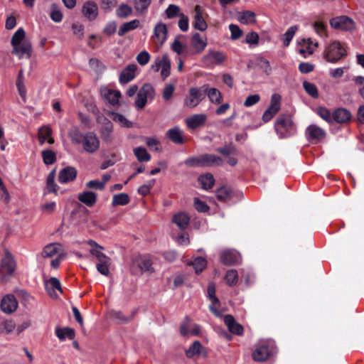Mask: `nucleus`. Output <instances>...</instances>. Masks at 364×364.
Segmentation results:
<instances>
[{
	"instance_id": "1",
	"label": "nucleus",
	"mask_w": 364,
	"mask_h": 364,
	"mask_svg": "<svg viewBox=\"0 0 364 364\" xmlns=\"http://www.w3.org/2000/svg\"><path fill=\"white\" fill-rule=\"evenodd\" d=\"M11 44L13 48L12 54L19 59H29L32 54V45L29 40L26 38L23 28H19L13 35Z\"/></svg>"
},
{
	"instance_id": "2",
	"label": "nucleus",
	"mask_w": 364,
	"mask_h": 364,
	"mask_svg": "<svg viewBox=\"0 0 364 364\" xmlns=\"http://www.w3.org/2000/svg\"><path fill=\"white\" fill-rule=\"evenodd\" d=\"M274 130L280 139L290 137L296 133V127L289 114H280L274 122Z\"/></svg>"
},
{
	"instance_id": "3",
	"label": "nucleus",
	"mask_w": 364,
	"mask_h": 364,
	"mask_svg": "<svg viewBox=\"0 0 364 364\" xmlns=\"http://www.w3.org/2000/svg\"><path fill=\"white\" fill-rule=\"evenodd\" d=\"M275 353V346L272 341L261 340L255 345L252 353V359L256 362H264Z\"/></svg>"
},
{
	"instance_id": "4",
	"label": "nucleus",
	"mask_w": 364,
	"mask_h": 364,
	"mask_svg": "<svg viewBox=\"0 0 364 364\" xmlns=\"http://www.w3.org/2000/svg\"><path fill=\"white\" fill-rule=\"evenodd\" d=\"M347 54L346 46L340 41H334L326 47L323 58L327 62L335 63Z\"/></svg>"
},
{
	"instance_id": "5",
	"label": "nucleus",
	"mask_w": 364,
	"mask_h": 364,
	"mask_svg": "<svg viewBox=\"0 0 364 364\" xmlns=\"http://www.w3.org/2000/svg\"><path fill=\"white\" fill-rule=\"evenodd\" d=\"M154 95L155 91L153 86L149 83L144 84L137 93V97L135 102V105L137 109H143L145 107L147 100L149 99H154Z\"/></svg>"
},
{
	"instance_id": "6",
	"label": "nucleus",
	"mask_w": 364,
	"mask_h": 364,
	"mask_svg": "<svg viewBox=\"0 0 364 364\" xmlns=\"http://www.w3.org/2000/svg\"><path fill=\"white\" fill-rule=\"evenodd\" d=\"M204 99L203 90L201 87H192L188 90V95L184 99V106L193 109L197 107Z\"/></svg>"
},
{
	"instance_id": "7",
	"label": "nucleus",
	"mask_w": 364,
	"mask_h": 364,
	"mask_svg": "<svg viewBox=\"0 0 364 364\" xmlns=\"http://www.w3.org/2000/svg\"><path fill=\"white\" fill-rule=\"evenodd\" d=\"M329 23L332 28L341 31H352L355 27L354 21L347 16L332 18Z\"/></svg>"
},
{
	"instance_id": "8",
	"label": "nucleus",
	"mask_w": 364,
	"mask_h": 364,
	"mask_svg": "<svg viewBox=\"0 0 364 364\" xmlns=\"http://www.w3.org/2000/svg\"><path fill=\"white\" fill-rule=\"evenodd\" d=\"M80 144H82L85 152L93 154L100 148V140L95 133L89 132L84 134L83 140Z\"/></svg>"
},
{
	"instance_id": "9",
	"label": "nucleus",
	"mask_w": 364,
	"mask_h": 364,
	"mask_svg": "<svg viewBox=\"0 0 364 364\" xmlns=\"http://www.w3.org/2000/svg\"><path fill=\"white\" fill-rule=\"evenodd\" d=\"M226 60L225 55L221 51L208 50L202 61L206 67L212 68L222 64Z\"/></svg>"
},
{
	"instance_id": "10",
	"label": "nucleus",
	"mask_w": 364,
	"mask_h": 364,
	"mask_svg": "<svg viewBox=\"0 0 364 364\" xmlns=\"http://www.w3.org/2000/svg\"><path fill=\"white\" fill-rule=\"evenodd\" d=\"M281 97L278 94L272 95L271 102L267 109L262 115V120L264 122L270 121L280 109Z\"/></svg>"
},
{
	"instance_id": "11",
	"label": "nucleus",
	"mask_w": 364,
	"mask_h": 364,
	"mask_svg": "<svg viewBox=\"0 0 364 364\" xmlns=\"http://www.w3.org/2000/svg\"><path fill=\"white\" fill-rule=\"evenodd\" d=\"M325 136V131L316 124H311L306 129V137L309 141L316 143Z\"/></svg>"
},
{
	"instance_id": "12",
	"label": "nucleus",
	"mask_w": 364,
	"mask_h": 364,
	"mask_svg": "<svg viewBox=\"0 0 364 364\" xmlns=\"http://www.w3.org/2000/svg\"><path fill=\"white\" fill-rule=\"evenodd\" d=\"M45 288L48 295L52 298H57L63 292L60 282L55 277H51L45 281Z\"/></svg>"
},
{
	"instance_id": "13",
	"label": "nucleus",
	"mask_w": 364,
	"mask_h": 364,
	"mask_svg": "<svg viewBox=\"0 0 364 364\" xmlns=\"http://www.w3.org/2000/svg\"><path fill=\"white\" fill-rule=\"evenodd\" d=\"M216 196L221 201H229L234 196H236L237 199H241L242 193L240 192L235 193L230 187L223 186L217 190Z\"/></svg>"
},
{
	"instance_id": "14",
	"label": "nucleus",
	"mask_w": 364,
	"mask_h": 364,
	"mask_svg": "<svg viewBox=\"0 0 364 364\" xmlns=\"http://www.w3.org/2000/svg\"><path fill=\"white\" fill-rule=\"evenodd\" d=\"M98 6L94 1H88L84 3L82 8L83 16L89 21H94L98 16Z\"/></svg>"
},
{
	"instance_id": "15",
	"label": "nucleus",
	"mask_w": 364,
	"mask_h": 364,
	"mask_svg": "<svg viewBox=\"0 0 364 364\" xmlns=\"http://www.w3.org/2000/svg\"><path fill=\"white\" fill-rule=\"evenodd\" d=\"M16 261L9 252H6L1 259V271L4 273L11 275L16 269Z\"/></svg>"
},
{
	"instance_id": "16",
	"label": "nucleus",
	"mask_w": 364,
	"mask_h": 364,
	"mask_svg": "<svg viewBox=\"0 0 364 364\" xmlns=\"http://www.w3.org/2000/svg\"><path fill=\"white\" fill-rule=\"evenodd\" d=\"M18 301L12 294L6 295L1 300V309L6 314H11L16 310Z\"/></svg>"
},
{
	"instance_id": "17",
	"label": "nucleus",
	"mask_w": 364,
	"mask_h": 364,
	"mask_svg": "<svg viewBox=\"0 0 364 364\" xmlns=\"http://www.w3.org/2000/svg\"><path fill=\"white\" fill-rule=\"evenodd\" d=\"M220 260L225 265H233L239 262L240 255L235 250H226L220 253Z\"/></svg>"
},
{
	"instance_id": "18",
	"label": "nucleus",
	"mask_w": 364,
	"mask_h": 364,
	"mask_svg": "<svg viewBox=\"0 0 364 364\" xmlns=\"http://www.w3.org/2000/svg\"><path fill=\"white\" fill-rule=\"evenodd\" d=\"M207 120L205 114H196L186 119L187 127L191 129H196L205 124Z\"/></svg>"
},
{
	"instance_id": "19",
	"label": "nucleus",
	"mask_w": 364,
	"mask_h": 364,
	"mask_svg": "<svg viewBox=\"0 0 364 364\" xmlns=\"http://www.w3.org/2000/svg\"><path fill=\"white\" fill-rule=\"evenodd\" d=\"M137 69L136 64L128 65L119 75V82L125 85L132 81L135 77V72Z\"/></svg>"
},
{
	"instance_id": "20",
	"label": "nucleus",
	"mask_w": 364,
	"mask_h": 364,
	"mask_svg": "<svg viewBox=\"0 0 364 364\" xmlns=\"http://www.w3.org/2000/svg\"><path fill=\"white\" fill-rule=\"evenodd\" d=\"M224 322L228 330L234 334L242 335L244 328L242 325L235 321L234 317L230 314H227L224 316Z\"/></svg>"
},
{
	"instance_id": "21",
	"label": "nucleus",
	"mask_w": 364,
	"mask_h": 364,
	"mask_svg": "<svg viewBox=\"0 0 364 364\" xmlns=\"http://www.w3.org/2000/svg\"><path fill=\"white\" fill-rule=\"evenodd\" d=\"M203 92H205L209 100L215 105H219L223 101V95L219 90L215 87H209L208 85L202 86Z\"/></svg>"
},
{
	"instance_id": "22",
	"label": "nucleus",
	"mask_w": 364,
	"mask_h": 364,
	"mask_svg": "<svg viewBox=\"0 0 364 364\" xmlns=\"http://www.w3.org/2000/svg\"><path fill=\"white\" fill-rule=\"evenodd\" d=\"M77 176V170L72 166H67L59 172L58 181L61 183L73 181Z\"/></svg>"
},
{
	"instance_id": "23",
	"label": "nucleus",
	"mask_w": 364,
	"mask_h": 364,
	"mask_svg": "<svg viewBox=\"0 0 364 364\" xmlns=\"http://www.w3.org/2000/svg\"><path fill=\"white\" fill-rule=\"evenodd\" d=\"M195 16H194V22L193 27L195 29L199 30L200 31H204L207 29L208 25L205 22L204 18L202 14V9L200 6L197 5L194 9Z\"/></svg>"
},
{
	"instance_id": "24",
	"label": "nucleus",
	"mask_w": 364,
	"mask_h": 364,
	"mask_svg": "<svg viewBox=\"0 0 364 364\" xmlns=\"http://www.w3.org/2000/svg\"><path fill=\"white\" fill-rule=\"evenodd\" d=\"M191 45L194 49V53H200L207 46V41L206 39L202 38L200 33H196L191 38Z\"/></svg>"
},
{
	"instance_id": "25",
	"label": "nucleus",
	"mask_w": 364,
	"mask_h": 364,
	"mask_svg": "<svg viewBox=\"0 0 364 364\" xmlns=\"http://www.w3.org/2000/svg\"><path fill=\"white\" fill-rule=\"evenodd\" d=\"M87 244L90 246L91 249L90 252L92 255L96 257L98 262L106 260L109 257L102 252L104 250L103 247L98 245L95 241L90 240L87 241Z\"/></svg>"
},
{
	"instance_id": "26",
	"label": "nucleus",
	"mask_w": 364,
	"mask_h": 364,
	"mask_svg": "<svg viewBox=\"0 0 364 364\" xmlns=\"http://www.w3.org/2000/svg\"><path fill=\"white\" fill-rule=\"evenodd\" d=\"M203 158L204 167L222 166L224 164L223 159L215 154H204Z\"/></svg>"
},
{
	"instance_id": "27",
	"label": "nucleus",
	"mask_w": 364,
	"mask_h": 364,
	"mask_svg": "<svg viewBox=\"0 0 364 364\" xmlns=\"http://www.w3.org/2000/svg\"><path fill=\"white\" fill-rule=\"evenodd\" d=\"M60 253H63L62 245L60 243H50L43 248L42 256L43 257H53Z\"/></svg>"
},
{
	"instance_id": "28",
	"label": "nucleus",
	"mask_w": 364,
	"mask_h": 364,
	"mask_svg": "<svg viewBox=\"0 0 364 364\" xmlns=\"http://www.w3.org/2000/svg\"><path fill=\"white\" fill-rule=\"evenodd\" d=\"M172 221L181 230H186L188 226L190 218L185 213H178L173 217Z\"/></svg>"
},
{
	"instance_id": "29",
	"label": "nucleus",
	"mask_w": 364,
	"mask_h": 364,
	"mask_svg": "<svg viewBox=\"0 0 364 364\" xmlns=\"http://www.w3.org/2000/svg\"><path fill=\"white\" fill-rule=\"evenodd\" d=\"M104 99L112 105L118 104L121 93L118 90H105L102 92Z\"/></svg>"
},
{
	"instance_id": "30",
	"label": "nucleus",
	"mask_w": 364,
	"mask_h": 364,
	"mask_svg": "<svg viewBox=\"0 0 364 364\" xmlns=\"http://www.w3.org/2000/svg\"><path fill=\"white\" fill-rule=\"evenodd\" d=\"M52 130L48 126L42 127L38 131V140L41 144L48 141L50 144L54 142V139L51 137Z\"/></svg>"
},
{
	"instance_id": "31",
	"label": "nucleus",
	"mask_w": 364,
	"mask_h": 364,
	"mask_svg": "<svg viewBox=\"0 0 364 364\" xmlns=\"http://www.w3.org/2000/svg\"><path fill=\"white\" fill-rule=\"evenodd\" d=\"M154 37L160 45H162L167 37V28L163 23H158L154 28Z\"/></svg>"
},
{
	"instance_id": "32",
	"label": "nucleus",
	"mask_w": 364,
	"mask_h": 364,
	"mask_svg": "<svg viewBox=\"0 0 364 364\" xmlns=\"http://www.w3.org/2000/svg\"><path fill=\"white\" fill-rule=\"evenodd\" d=\"M136 264L139 268L141 273L148 272L149 273L154 272L152 267V261L147 256L141 257L136 262Z\"/></svg>"
},
{
	"instance_id": "33",
	"label": "nucleus",
	"mask_w": 364,
	"mask_h": 364,
	"mask_svg": "<svg viewBox=\"0 0 364 364\" xmlns=\"http://www.w3.org/2000/svg\"><path fill=\"white\" fill-rule=\"evenodd\" d=\"M351 117V114L349 111L343 108H338L333 113V119L338 123H345L348 121Z\"/></svg>"
},
{
	"instance_id": "34",
	"label": "nucleus",
	"mask_w": 364,
	"mask_h": 364,
	"mask_svg": "<svg viewBox=\"0 0 364 364\" xmlns=\"http://www.w3.org/2000/svg\"><path fill=\"white\" fill-rule=\"evenodd\" d=\"M77 198L80 202L83 203L88 207H92L96 203L97 195L91 191H85L80 193Z\"/></svg>"
},
{
	"instance_id": "35",
	"label": "nucleus",
	"mask_w": 364,
	"mask_h": 364,
	"mask_svg": "<svg viewBox=\"0 0 364 364\" xmlns=\"http://www.w3.org/2000/svg\"><path fill=\"white\" fill-rule=\"evenodd\" d=\"M166 136L175 144H181L183 143L181 131L178 127L168 129L166 132Z\"/></svg>"
},
{
	"instance_id": "36",
	"label": "nucleus",
	"mask_w": 364,
	"mask_h": 364,
	"mask_svg": "<svg viewBox=\"0 0 364 364\" xmlns=\"http://www.w3.org/2000/svg\"><path fill=\"white\" fill-rule=\"evenodd\" d=\"M108 115L113 121L118 123L121 127L129 128L132 126V123L121 114L110 112L108 113Z\"/></svg>"
},
{
	"instance_id": "37",
	"label": "nucleus",
	"mask_w": 364,
	"mask_h": 364,
	"mask_svg": "<svg viewBox=\"0 0 364 364\" xmlns=\"http://www.w3.org/2000/svg\"><path fill=\"white\" fill-rule=\"evenodd\" d=\"M136 312L137 310L134 309L129 316H124L122 311H114L112 314V317L119 323H127L134 318Z\"/></svg>"
},
{
	"instance_id": "38",
	"label": "nucleus",
	"mask_w": 364,
	"mask_h": 364,
	"mask_svg": "<svg viewBox=\"0 0 364 364\" xmlns=\"http://www.w3.org/2000/svg\"><path fill=\"white\" fill-rule=\"evenodd\" d=\"M139 26V21L137 19L132 20L129 22L124 23L118 31V35L123 36L129 31H133Z\"/></svg>"
},
{
	"instance_id": "39",
	"label": "nucleus",
	"mask_w": 364,
	"mask_h": 364,
	"mask_svg": "<svg viewBox=\"0 0 364 364\" xmlns=\"http://www.w3.org/2000/svg\"><path fill=\"white\" fill-rule=\"evenodd\" d=\"M135 11L139 14L147 12L151 0H132Z\"/></svg>"
},
{
	"instance_id": "40",
	"label": "nucleus",
	"mask_w": 364,
	"mask_h": 364,
	"mask_svg": "<svg viewBox=\"0 0 364 364\" xmlns=\"http://www.w3.org/2000/svg\"><path fill=\"white\" fill-rule=\"evenodd\" d=\"M198 181L202 188L205 190L210 189L215 183L214 177L213 174L210 173L200 176Z\"/></svg>"
},
{
	"instance_id": "41",
	"label": "nucleus",
	"mask_w": 364,
	"mask_h": 364,
	"mask_svg": "<svg viewBox=\"0 0 364 364\" xmlns=\"http://www.w3.org/2000/svg\"><path fill=\"white\" fill-rule=\"evenodd\" d=\"M238 20L243 24H250L255 22V14L250 11H245L238 14Z\"/></svg>"
},
{
	"instance_id": "42",
	"label": "nucleus",
	"mask_w": 364,
	"mask_h": 364,
	"mask_svg": "<svg viewBox=\"0 0 364 364\" xmlns=\"http://www.w3.org/2000/svg\"><path fill=\"white\" fill-rule=\"evenodd\" d=\"M161 75L163 80H164L169 76L171 70V62L167 55H164L161 58Z\"/></svg>"
},
{
	"instance_id": "43",
	"label": "nucleus",
	"mask_w": 364,
	"mask_h": 364,
	"mask_svg": "<svg viewBox=\"0 0 364 364\" xmlns=\"http://www.w3.org/2000/svg\"><path fill=\"white\" fill-rule=\"evenodd\" d=\"M57 337L60 340H65L66 338L72 339L75 336V331L73 329L70 328H58L55 330Z\"/></svg>"
},
{
	"instance_id": "44",
	"label": "nucleus",
	"mask_w": 364,
	"mask_h": 364,
	"mask_svg": "<svg viewBox=\"0 0 364 364\" xmlns=\"http://www.w3.org/2000/svg\"><path fill=\"white\" fill-rule=\"evenodd\" d=\"M203 346L200 341H196L193 343V344L189 347L188 349L186 350V355L191 358L194 355H199L201 352Z\"/></svg>"
},
{
	"instance_id": "45",
	"label": "nucleus",
	"mask_w": 364,
	"mask_h": 364,
	"mask_svg": "<svg viewBox=\"0 0 364 364\" xmlns=\"http://www.w3.org/2000/svg\"><path fill=\"white\" fill-rule=\"evenodd\" d=\"M203 154L186 159L184 164L188 167H204Z\"/></svg>"
},
{
	"instance_id": "46",
	"label": "nucleus",
	"mask_w": 364,
	"mask_h": 364,
	"mask_svg": "<svg viewBox=\"0 0 364 364\" xmlns=\"http://www.w3.org/2000/svg\"><path fill=\"white\" fill-rule=\"evenodd\" d=\"M134 153L138 161H149L151 159V155L147 152L146 149L144 147L139 146L134 149Z\"/></svg>"
},
{
	"instance_id": "47",
	"label": "nucleus",
	"mask_w": 364,
	"mask_h": 364,
	"mask_svg": "<svg viewBox=\"0 0 364 364\" xmlns=\"http://www.w3.org/2000/svg\"><path fill=\"white\" fill-rule=\"evenodd\" d=\"M192 326V321L188 316H186L180 326V333L186 337L190 336V330Z\"/></svg>"
},
{
	"instance_id": "48",
	"label": "nucleus",
	"mask_w": 364,
	"mask_h": 364,
	"mask_svg": "<svg viewBox=\"0 0 364 364\" xmlns=\"http://www.w3.org/2000/svg\"><path fill=\"white\" fill-rule=\"evenodd\" d=\"M132 14V9L131 6L125 4H122L116 10V14L118 17L125 18Z\"/></svg>"
},
{
	"instance_id": "49",
	"label": "nucleus",
	"mask_w": 364,
	"mask_h": 364,
	"mask_svg": "<svg viewBox=\"0 0 364 364\" xmlns=\"http://www.w3.org/2000/svg\"><path fill=\"white\" fill-rule=\"evenodd\" d=\"M69 136L73 143L80 144L83 140L84 134L80 132L77 127H74L69 132Z\"/></svg>"
},
{
	"instance_id": "50",
	"label": "nucleus",
	"mask_w": 364,
	"mask_h": 364,
	"mask_svg": "<svg viewBox=\"0 0 364 364\" xmlns=\"http://www.w3.org/2000/svg\"><path fill=\"white\" fill-rule=\"evenodd\" d=\"M111 264L110 258L107 259L97 263L96 267L97 271L104 276H108L109 274V265Z\"/></svg>"
},
{
	"instance_id": "51",
	"label": "nucleus",
	"mask_w": 364,
	"mask_h": 364,
	"mask_svg": "<svg viewBox=\"0 0 364 364\" xmlns=\"http://www.w3.org/2000/svg\"><path fill=\"white\" fill-rule=\"evenodd\" d=\"M55 170H53L50 172L47 177V188L50 193H57L58 191V186L55 183Z\"/></svg>"
},
{
	"instance_id": "52",
	"label": "nucleus",
	"mask_w": 364,
	"mask_h": 364,
	"mask_svg": "<svg viewBox=\"0 0 364 364\" xmlns=\"http://www.w3.org/2000/svg\"><path fill=\"white\" fill-rule=\"evenodd\" d=\"M43 161L45 164L50 165L56 161V155L54 151L50 149L43 150L41 152Z\"/></svg>"
},
{
	"instance_id": "53",
	"label": "nucleus",
	"mask_w": 364,
	"mask_h": 364,
	"mask_svg": "<svg viewBox=\"0 0 364 364\" xmlns=\"http://www.w3.org/2000/svg\"><path fill=\"white\" fill-rule=\"evenodd\" d=\"M129 202V196L127 193L116 194L112 198L113 205H125Z\"/></svg>"
},
{
	"instance_id": "54",
	"label": "nucleus",
	"mask_w": 364,
	"mask_h": 364,
	"mask_svg": "<svg viewBox=\"0 0 364 364\" xmlns=\"http://www.w3.org/2000/svg\"><path fill=\"white\" fill-rule=\"evenodd\" d=\"M297 30L298 27L296 26H292L287 29L284 34L283 44L284 46L287 47L289 45Z\"/></svg>"
},
{
	"instance_id": "55",
	"label": "nucleus",
	"mask_w": 364,
	"mask_h": 364,
	"mask_svg": "<svg viewBox=\"0 0 364 364\" xmlns=\"http://www.w3.org/2000/svg\"><path fill=\"white\" fill-rule=\"evenodd\" d=\"M303 87L305 91L312 97L317 98L318 97V89L314 83L304 81L303 82Z\"/></svg>"
},
{
	"instance_id": "56",
	"label": "nucleus",
	"mask_w": 364,
	"mask_h": 364,
	"mask_svg": "<svg viewBox=\"0 0 364 364\" xmlns=\"http://www.w3.org/2000/svg\"><path fill=\"white\" fill-rule=\"evenodd\" d=\"M225 279L229 286L235 285L238 280L237 272L235 269H230L227 272Z\"/></svg>"
},
{
	"instance_id": "57",
	"label": "nucleus",
	"mask_w": 364,
	"mask_h": 364,
	"mask_svg": "<svg viewBox=\"0 0 364 364\" xmlns=\"http://www.w3.org/2000/svg\"><path fill=\"white\" fill-rule=\"evenodd\" d=\"M215 151L223 156H230L235 154L237 151L236 148L232 144H226L222 147H218Z\"/></svg>"
},
{
	"instance_id": "58",
	"label": "nucleus",
	"mask_w": 364,
	"mask_h": 364,
	"mask_svg": "<svg viewBox=\"0 0 364 364\" xmlns=\"http://www.w3.org/2000/svg\"><path fill=\"white\" fill-rule=\"evenodd\" d=\"M196 274L200 273L206 267V260L200 257L194 259L192 263Z\"/></svg>"
},
{
	"instance_id": "59",
	"label": "nucleus",
	"mask_w": 364,
	"mask_h": 364,
	"mask_svg": "<svg viewBox=\"0 0 364 364\" xmlns=\"http://www.w3.org/2000/svg\"><path fill=\"white\" fill-rule=\"evenodd\" d=\"M314 28L315 32L321 37H326V25L321 21H315L314 23Z\"/></svg>"
},
{
	"instance_id": "60",
	"label": "nucleus",
	"mask_w": 364,
	"mask_h": 364,
	"mask_svg": "<svg viewBox=\"0 0 364 364\" xmlns=\"http://www.w3.org/2000/svg\"><path fill=\"white\" fill-rule=\"evenodd\" d=\"M15 327L16 324L13 321H5L1 324V331L6 333H10L15 329Z\"/></svg>"
},
{
	"instance_id": "61",
	"label": "nucleus",
	"mask_w": 364,
	"mask_h": 364,
	"mask_svg": "<svg viewBox=\"0 0 364 364\" xmlns=\"http://www.w3.org/2000/svg\"><path fill=\"white\" fill-rule=\"evenodd\" d=\"M318 115L325 121L328 122H331L333 119V114H331L329 109L325 108V107H319L318 109Z\"/></svg>"
},
{
	"instance_id": "62",
	"label": "nucleus",
	"mask_w": 364,
	"mask_h": 364,
	"mask_svg": "<svg viewBox=\"0 0 364 364\" xmlns=\"http://www.w3.org/2000/svg\"><path fill=\"white\" fill-rule=\"evenodd\" d=\"M179 11V6L175 4H170L165 12L168 18H173L178 14Z\"/></svg>"
},
{
	"instance_id": "63",
	"label": "nucleus",
	"mask_w": 364,
	"mask_h": 364,
	"mask_svg": "<svg viewBox=\"0 0 364 364\" xmlns=\"http://www.w3.org/2000/svg\"><path fill=\"white\" fill-rule=\"evenodd\" d=\"M229 29L231 33V38L232 40H237L242 35V31L235 24H230L229 26Z\"/></svg>"
},
{
	"instance_id": "64",
	"label": "nucleus",
	"mask_w": 364,
	"mask_h": 364,
	"mask_svg": "<svg viewBox=\"0 0 364 364\" xmlns=\"http://www.w3.org/2000/svg\"><path fill=\"white\" fill-rule=\"evenodd\" d=\"M149 60L150 55L146 50L140 52L136 56V60L141 65H146L149 63Z\"/></svg>"
}]
</instances>
